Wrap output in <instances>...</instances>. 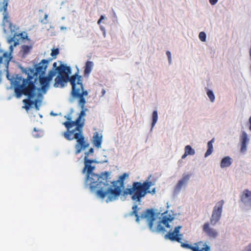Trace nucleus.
<instances>
[{
    "instance_id": "2eb2a0df",
    "label": "nucleus",
    "mask_w": 251,
    "mask_h": 251,
    "mask_svg": "<svg viewBox=\"0 0 251 251\" xmlns=\"http://www.w3.org/2000/svg\"><path fill=\"white\" fill-rule=\"evenodd\" d=\"M39 79V82L41 84V90L42 92L45 94L46 93L49 86V83L50 80L48 77L46 76H44V75L42 76H37V80Z\"/></svg>"
},
{
    "instance_id": "1a4fd4ad",
    "label": "nucleus",
    "mask_w": 251,
    "mask_h": 251,
    "mask_svg": "<svg viewBox=\"0 0 251 251\" xmlns=\"http://www.w3.org/2000/svg\"><path fill=\"white\" fill-rule=\"evenodd\" d=\"M11 53L4 52L2 56H0V75L1 74L6 72L7 77L9 78L8 74V66L10 61L11 59Z\"/></svg>"
},
{
    "instance_id": "aec40b11",
    "label": "nucleus",
    "mask_w": 251,
    "mask_h": 251,
    "mask_svg": "<svg viewBox=\"0 0 251 251\" xmlns=\"http://www.w3.org/2000/svg\"><path fill=\"white\" fill-rule=\"evenodd\" d=\"M232 160L229 156L223 158L221 162L220 166L222 168L229 167L232 164Z\"/></svg>"
},
{
    "instance_id": "473e14b6",
    "label": "nucleus",
    "mask_w": 251,
    "mask_h": 251,
    "mask_svg": "<svg viewBox=\"0 0 251 251\" xmlns=\"http://www.w3.org/2000/svg\"><path fill=\"white\" fill-rule=\"evenodd\" d=\"M166 55L168 58V61L170 64L171 63L172 59H171V53L170 51H167Z\"/></svg>"
},
{
    "instance_id": "39448f33",
    "label": "nucleus",
    "mask_w": 251,
    "mask_h": 251,
    "mask_svg": "<svg viewBox=\"0 0 251 251\" xmlns=\"http://www.w3.org/2000/svg\"><path fill=\"white\" fill-rule=\"evenodd\" d=\"M128 176V174L124 173L119 177L118 180L109 182L107 193L109 194V198L106 199L108 202L116 200L122 193V189L125 186V178Z\"/></svg>"
},
{
    "instance_id": "79ce46f5",
    "label": "nucleus",
    "mask_w": 251,
    "mask_h": 251,
    "mask_svg": "<svg viewBox=\"0 0 251 251\" xmlns=\"http://www.w3.org/2000/svg\"><path fill=\"white\" fill-rule=\"evenodd\" d=\"M249 123H250V127H249V129L251 131V116L249 118Z\"/></svg>"
},
{
    "instance_id": "72a5a7b5",
    "label": "nucleus",
    "mask_w": 251,
    "mask_h": 251,
    "mask_svg": "<svg viewBox=\"0 0 251 251\" xmlns=\"http://www.w3.org/2000/svg\"><path fill=\"white\" fill-rule=\"evenodd\" d=\"M23 48V50L25 52L28 51L30 49L29 47H28V46H24Z\"/></svg>"
},
{
    "instance_id": "7c9ffc66",
    "label": "nucleus",
    "mask_w": 251,
    "mask_h": 251,
    "mask_svg": "<svg viewBox=\"0 0 251 251\" xmlns=\"http://www.w3.org/2000/svg\"><path fill=\"white\" fill-rule=\"evenodd\" d=\"M199 37L201 41L204 42L206 40V35L205 32L201 31L199 33Z\"/></svg>"
},
{
    "instance_id": "dca6fc26",
    "label": "nucleus",
    "mask_w": 251,
    "mask_h": 251,
    "mask_svg": "<svg viewBox=\"0 0 251 251\" xmlns=\"http://www.w3.org/2000/svg\"><path fill=\"white\" fill-rule=\"evenodd\" d=\"M190 175L183 174L182 178L178 181L177 184L176 185L175 188V191L176 192H179L182 187L186 185L187 183L190 179Z\"/></svg>"
},
{
    "instance_id": "5701e85b",
    "label": "nucleus",
    "mask_w": 251,
    "mask_h": 251,
    "mask_svg": "<svg viewBox=\"0 0 251 251\" xmlns=\"http://www.w3.org/2000/svg\"><path fill=\"white\" fill-rule=\"evenodd\" d=\"M173 218L171 216H164L161 221L162 224H163L166 227L170 228L171 226L169 225V222H171L173 220Z\"/></svg>"
},
{
    "instance_id": "37998d69",
    "label": "nucleus",
    "mask_w": 251,
    "mask_h": 251,
    "mask_svg": "<svg viewBox=\"0 0 251 251\" xmlns=\"http://www.w3.org/2000/svg\"><path fill=\"white\" fill-rule=\"evenodd\" d=\"M188 155L185 152L184 154L182 156V159H184Z\"/></svg>"
},
{
    "instance_id": "4be33fe9",
    "label": "nucleus",
    "mask_w": 251,
    "mask_h": 251,
    "mask_svg": "<svg viewBox=\"0 0 251 251\" xmlns=\"http://www.w3.org/2000/svg\"><path fill=\"white\" fill-rule=\"evenodd\" d=\"M214 141V139H212L210 141H209L207 143V150L204 154V157H206L210 155L213 152V143Z\"/></svg>"
},
{
    "instance_id": "c03bdc74",
    "label": "nucleus",
    "mask_w": 251,
    "mask_h": 251,
    "mask_svg": "<svg viewBox=\"0 0 251 251\" xmlns=\"http://www.w3.org/2000/svg\"><path fill=\"white\" fill-rule=\"evenodd\" d=\"M30 106H28V105H25V108L26 109V110H28L30 108Z\"/></svg>"
},
{
    "instance_id": "9b49d317",
    "label": "nucleus",
    "mask_w": 251,
    "mask_h": 251,
    "mask_svg": "<svg viewBox=\"0 0 251 251\" xmlns=\"http://www.w3.org/2000/svg\"><path fill=\"white\" fill-rule=\"evenodd\" d=\"M65 118L67 120V121L64 122L63 124L67 129V130L63 133V135L66 139L68 141H71L75 139V133L77 132V130H75V128L72 130H70L71 128L75 126H70V127H69L66 126V125H65L66 123L75 122V121H72V118L70 115L65 116Z\"/></svg>"
},
{
    "instance_id": "49530a36",
    "label": "nucleus",
    "mask_w": 251,
    "mask_h": 251,
    "mask_svg": "<svg viewBox=\"0 0 251 251\" xmlns=\"http://www.w3.org/2000/svg\"><path fill=\"white\" fill-rule=\"evenodd\" d=\"M10 48L11 49V50H12V46H10Z\"/></svg>"
},
{
    "instance_id": "bb28decb",
    "label": "nucleus",
    "mask_w": 251,
    "mask_h": 251,
    "mask_svg": "<svg viewBox=\"0 0 251 251\" xmlns=\"http://www.w3.org/2000/svg\"><path fill=\"white\" fill-rule=\"evenodd\" d=\"M34 133H33V136L35 138H39L42 136V131L41 130H37L36 127L34 128Z\"/></svg>"
},
{
    "instance_id": "b1692460",
    "label": "nucleus",
    "mask_w": 251,
    "mask_h": 251,
    "mask_svg": "<svg viewBox=\"0 0 251 251\" xmlns=\"http://www.w3.org/2000/svg\"><path fill=\"white\" fill-rule=\"evenodd\" d=\"M185 152L188 155H193L195 154V151L190 145H187L185 147Z\"/></svg>"
},
{
    "instance_id": "f257e3e1",
    "label": "nucleus",
    "mask_w": 251,
    "mask_h": 251,
    "mask_svg": "<svg viewBox=\"0 0 251 251\" xmlns=\"http://www.w3.org/2000/svg\"><path fill=\"white\" fill-rule=\"evenodd\" d=\"M53 68L58 74L54 79V86L63 88L65 83L69 81L72 85L71 95L74 98L78 99V105L81 109L79 116L75 122L66 123L65 124L69 127L70 126H75V130H77V132L75 133V139L76 140V144L75 145V154L77 155L90 146L89 143L86 141L83 135V127L85 123L83 117L86 116L85 112L87 110V109L85 108L86 103L85 97L88 96V92L84 89L81 75H79L76 73L71 76H69L72 73L70 67L62 64L57 67V63L54 62L53 64Z\"/></svg>"
},
{
    "instance_id": "a878e982",
    "label": "nucleus",
    "mask_w": 251,
    "mask_h": 251,
    "mask_svg": "<svg viewBox=\"0 0 251 251\" xmlns=\"http://www.w3.org/2000/svg\"><path fill=\"white\" fill-rule=\"evenodd\" d=\"M162 223L161 222V221H160L158 222L157 227L156 228L153 227V229L154 230V231H156L157 232H163L165 231V228L161 225Z\"/></svg>"
},
{
    "instance_id": "c9c22d12",
    "label": "nucleus",
    "mask_w": 251,
    "mask_h": 251,
    "mask_svg": "<svg viewBox=\"0 0 251 251\" xmlns=\"http://www.w3.org/2000/svg\"><path fill=\"white\" fill-rule=\"evenodd\" d=\"M218 1V0H209V2L211 5H215Z\"/></svg>"
},
{
    "instance_id": "a211bd4d",
    "label": "nucleus",
    "mask_w": 251,
    "mask_h": 251,
    "mask_svg": "<svg viewBox=\"0 0 251 251\" xmlns=\"http://www.w3.org/2000/svg\"><path fill=\"white\" fill-rule=\"evenodd\" d=\"M95 162L94 160H85L84 161V167L83 169V172L84 173L87 170V175L91 174L95 169V167L91 166V164Z\"/></svg>"
},
{
    "instance_id": "393cba45",
    "label": "nucleus",
    "mask_w": 251,
    "mask_h": 251,
    "mask_svg": "<svg viewBox=\"0 0 251 251\" xmlns=\"http://www.w3.org/2000/svg\"><path fill=\"white\" fill-rule=\"evenodd\" d=\"M152 122L151 124V126L152 127H153L155 126L158 120V113L156 110L153 111L152 113Z\"/></svg>"
},
{
    "instance_id": "ea45409f",
    "label": "nucleus",
    "mask_w": 251,
    "mask_h": 251,
    "mask_svg": "<svg viewBox=\"0 0 251 251\" xmlns=\"http://www.w3.org/2000/svg\"><path fill=\"white\" fill-rule=\"evenodd\" d=\"M246 251H251V243L247 247Z\"/></svg>"
},
{
    "instance_id": "6ab92c4d",
    "label": "nucleus",
    "mask_w": 251,
    "mask_h": 251,
    "mask_svg": "<svg viewBox=\"0 0 251 251\" xmlns=\"http://www.w3.org/2000/svg\"><path fill=\"white\" fill-rule=\"evenodd\" d=\"M93 143L98 148L101 147L102 143V135L98 132L94 133L93 138Z\"/></svg>"
},
{
    "instance_id": "f03ea898",
    "label": "nucleus",
    "mask_w": 251,
    "mask_h": 251,
    "mask_svg": "<svg viewBox=\"0 0 251 251\" xmlns=\"http://www.w3.org/2000/svg\"><path fill=\"white\" fill-rule=\"evenodd\" d=\"M49 60L43 59L35 65V69L29 70V73L26 78L17 75L14 81V92L17 98L22 95L27 96L33 98L36 95V87L35 84L37 76L44 75L49 65Z\"/></svg>"
},
{
    "instance_id": "ddd939ff",
    "label": "nucleus",
    "mask_w": 251,
    "mask_h": 251,
    "mask_svg": "<svg viewBox=\"0 0 251 251\" xmlns=\"http://www.w3.org/2000/svg\"><path fill=\"white\" fill-rule=\"evenodd\" d=\"M202 230L210 238L215 239L218 236V232L216 229L210 227L209 222H206L203 224Z\"/></svg>"
},
{
    "instance_id": "6e6552de",
    "label": "nucleus",
    "mask_w": 251,
    "mask_h": 251,
    "mask_svg": "<svg viewBox=\"0 0 251 251\" xmlns=\"http://www.w3.org/2000/svg\"><path fill=\"white\" fill-rule=\"evenodd\" d=\"M224 202V200H221L217 202L214 207L212 215L210 219V222L212 225H216L220 221L222 216Z\"/></svg>"
},
{
    "instance_id": "a18cd8bd",
    "label": "nucleus",
    "mask_w": 251,
    "mask_h": 251,
    "mask_svg": "<svg viewBox=\"0 0 251 251\" xmlns=\"http://www.w3.org/2000/svg\"><path fill=\"white\" fill-rule=\"evenodd\" d=\"M101 93H102V95H104L105 93V91L104 89H102Z\"/></svg>"
},
{
    "instance_id": "0eeeda50",
    "label": "nucleus",
    "mask_w": 251,
    "mask_h": 251,
    "mask_svg": "<svg viewBox=\"0 0 251 251\" xmlns=\"http://www.w3.org/2000/svg\"><path fill=\"white\" fill-rule=\"evenodd\" d=\"M132 211L129 214L130 216L134 215L136 217V221L139 223L140 219H146L148 223V226L150 229L154 232V230L153 227V222L155 220V213L152 209H148L145 211L143 213L139 216L138 214V205L134 204L132 207Z\"/></svg>"
},
{
    "instance_id": "2f4dec72",
    "label": "nucleus",
    "mask_w": 251,
    "mask_h": 251,
    "mask_svg": "<svg viewBox=\"0 0 251 251\" xmlns=\"http://www.w3.org/2000/svg\"><path fill=\"white\" fill-rule=\"evenodd\" d=\"M55 72L53 71H50L49 72V75L48 76H46L47 77H48L49 79L51 81L52 77L55 75Z\"/></svg>"
},
{
    "instance_id": "c756f323",
    "label": "nucleus",
    "mask_w": 251,
    "mask_h": 251,
    "mask_svg": "<svg viewBox=\"0 0 251 251\" xmlns=\"http://www.w3.org/2000/svg\"><path fill=\"white\" fill-rule=\"evenodd\" d=\"M207 95L211 101L213 102L215 100V96L213 92L210 90H208L207 91Z\"/></svg>"
},
{
    "instance_id": "f704fd0d",
    "label": "nucleus",
    "mask_w": 251,
    "mask_h": 251,
    "mask_svg": "<svg viewBox=\"0 0 251 251\" xmlns=\"http://www.w3.org/2000/svg\"><path fill=\"white\" fill-rule=\"evenodd\" d=\"M89 154H90V153H89V152L88 151H86L85 152L84 161L85 160H90L88 158Z\"/></svg>"
},
{
    "instance_id": "f3484780",
    "label": "nucleus",
    "mask_w": 251,
    "mask_h": 251,
    "mask_svg": "<svg viewBox=\"0 0 251 251\" xmlns=\"http://www.w3.org/2000/svg\"><path fill=\"white\" fill-rule=\"evenodd\" d=\"M240 140L241 143V151L244 152L247 150V145L249 141L248 134L245 131H242L240 137Z\"/></svg>"
},
{
    "instance_id": "7ed1b4c3",
    "label": "nucleus",
    "mask_w": 251,
    "mask_h": 251,
    "mask_svg": "<svg viewBox=\"0 0 251 251\" xmlns=\"http://www.w3.org/2000/svg\"><path fill=\"white\" fill-rule=\"evenodd\" d=\"M109 176L110 173L108 172L102 173L100 175L94 173L87 175V183L92 190L98 189L97 195L100 198H109V194L106 192L110 182Z\"/></svg>"
},
{
    "instance_id": "58836bf2",
    "label": "nucleus",
    "mask_w": 251,
    "mask_h": 251,
    "mask_svg": "<svg viewBox=\"0 0 251 251\" xmlns=\"http://www.w3.org/2000/svg\"><path fill=\"white\" fill-rule=\"evenodd\" d=\"M104 16L103 15H101L100 18V19L98 20V24L99 25L100 24V22H101V21L104 19Z\"/></svg>"
},
{
    "instance_id": "9d476101",
    "label": "nucleus",
    "mask_w": 251,
    "mask_h": 251,
    "mask_svg": "<svg viewBox=\"0 0 251 251\" xmlns=\"http://www.w3.org/2000/svg\"><path fill=\"white\" fill-rule=\"evenodd\" d=\"M181 247L192 251H209L210 250V247L202 241L194 243L193 246L188 244L182 243Z\"/></svg>"
},
{
    "instance_id": "423d86ee",
    "label": "nucleus",
    "mask_w": 251,
    "mask_h": 251,
    "mask_svg": "<svg viewBox=\"0 0 251 251\" xmlns=\"http://www.w3.org/2000/svg\"><path fill=\"white\" fill-rule=\"evenodd\" d=\"M8 3V0H3V6L2 8H0V11H3V22L2 24L4 26H5L6 25H8L9 28L10 30L12 35L13 37L10 39H8V42L9 43H11L13 41H14V46H16L19 44L18 41H15V38L16 36H22L23 35L22 33H18L17 32V30L18 29V27H17L15 25H13L10 21L8 20V13L7 12V8Z\"/></svg>"
},
{
    "instance_id": "e433bc0d",
    "label": "nucleus",
    "mask_w": 251,
    "mask_h": 251,
    "mask_svg": "<svg viewBox=\"0 0 251 251\" xmlns=\"http://www.w3.org/2000/svg\"><path fill=\"white\" fill-rule=\"evenodd\" d=\"M48 16V14H46L45 15V16H44V20H42V21H41V22H42V23H44V24H46V23H47V22H45V21H44V20L47 21V19Z\"/></svg>"
},
{
    "instance_id": "4c0bfd02",
    "label": "nucleus",
    "mask_w": 251,
    "mask_h": 251,
    "mask_svg": "<svg viewBox=\"0 0 251 251\" xmlns=\"http://www.w3.org/2000/svg\"><path fill=\"white\" fill-rule=\"evenodd\" d=\"M34 101H35L34 104L35 105V107L36 108V109L37 110H39V106L37 104V102H38V100H34Z\"/></svg>"
},
{
    "instance_id": "c85d7f7f",
    "label": "nucleus",
    "mask_w": 251,
    "mask_h": 251,
    "mask_svg": "<svg viewBox=\"0 0 251 251\" xmlns=\"http://www.w3.org/2000/svg\"><path fill=\"white\" fill-rule=\"evenodd\" d=\"M59 53V50L58 48L53 49L51 50V56L53 58H56V56Z\"/></svg>"
},
{
    "instance_id": "cd10ccee",
    "label": "nucleus",
    "mask_w": 251,
    "mask_h": 251,
    "mask_svg": "<svg viewBox=\"0 0 251 251\" xmlns=\"http://www.w3.org/2000/svg\"><path fill=\"white\" fill-rule=\"evenodd\" d=\"M28 99H25L23 100V102L25 103V105L31 106L34 104L35 101L34 100H30L31 98H29L27 96H26Z\"/></svg>"
},
{
    "instance_id": "4468645a",
    "label": "nucleus",
    "mask_w": 251,
    "mask_h": 251,
    "mask_svg": "<svg viewBox=\"0 0 251 251\" xmlns=\"http://www.w3.org/2000/svg\"><path fill=\"white\" fill-rule=\"evenodd\" d=\"M241 201L246 205L251 207V191L245 189L240 196Z\"/></svg>"
},
{
    "instance_id": "412c9836",
    "label": "nucleus",
    "mask_w": 251,
    "mask_h": 251,
    "mask_svg": "<svg viewBox=\"0 0 251 251\" xmlns=\"http://www.w3.org/2000/svg\"><path fill=\"white\" fill-rule=\"evenodd\" d=\"M93 67V63L92 61H88L86 62L85 67L84 74L85 75H88L92 71Z\"/></svg>"
},
{
    "instance_id": "a19ab883",
    "label": "nucleus",
    "mask_w": 251,
    "mask_h": 251,
    "mask_svg": "<svg viewBox=\"0 0 251 251\" xmlns=\"http://www.w3.org/2000/svg\"><path fill=\"white\" fill-rule=\"evenodd\" d=\"M88 152L90 154L93 153L94 152V149L91 148V149H89V150L88 151Z\"/></svg>"
},
{
    "instance_id": "f8f14e48",
    "label": "nucleus",
    "mask_w": 251,
    "mask_h": 251,
    "mask_svg": "<svg viewBox=\"0 0 251 251\" xmlns=\"http://www.w3.org/2000/svg\"><path fill=\"white\" fill-rule=\"evenodd\" d=\"M181 226H177L175 228L174 231H169L165 235L166 239H169L172 241H176L180 243L181 245L183 243L181 242L182 235L179 234V231Z\"/></svg>"
},
{
    "instance_id": "20e7f679",
    "label": "nucleus",
    "mask_w": 251,
    "mask_h": 251,
    "mask_svg": "<svg viewBox=\"0 0 251 251\" xmlns=\"http://www.w3.org/2000/svg\"><path fill=\"white\" fill-rule=\"evenodd\" d=\"M153 185L151 181L148 180L143 183L134 182L130 188H126L123 193L122 195L126 196L129 195L131 199L135 202H141L143 198L147 194L153 195L156 192L155 188L150 190V187Z\"/></svg>"
}]
</instances>
